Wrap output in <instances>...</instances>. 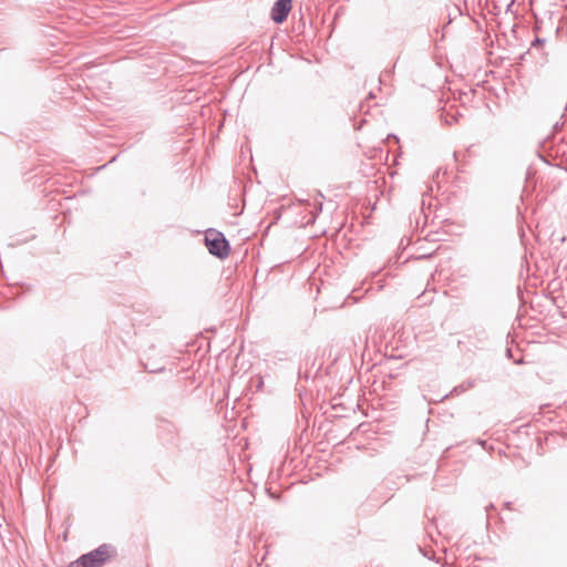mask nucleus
I'll return each mask as SVG.
<instances>
[{
	"label": "nucleus",
	"mask_w": 567,
	"mask_h": 567,
	"mask_svg": "<svg viewBox=\"0 0 567 567\" xmlns=\"http://www.w3.org/2000/svg\"><path fill=\"white\" fill-rule=\"evenodd\" d=\"M115 556V549L110 544H102L95 549L81 555L68 567H103Z\"/></svg>",
	"instance_id": "nucleus-1"
},
{
	"label": "nucleus",
	"mask_w": 567,
	"mask_h": 567,
	"mask_svg": "<svg viewBox=\"0 0 567 567\" xmlns=\"http://www.w3.org/2000/svg\"><path fill=\"white\" fill-rule=\"evenodd\" d=\"M204 240L210 255L219 259H225L229 256L230 245L223 233L216 229H208Z\"/></svg>",
	"instance_id": "nucleus-2"
},
{
	"label": "nucleus",
	"mask_w": 567,
	"mask_h": 567,
	"mask_svg": "<svg viewBox=\"0 0 567 567\" xmlns=\"http://www.w3.org/2000/svg\"><path fill=\"white\" fill-rule=\"evenodd\" d=\"M291 7L292 0H276L271 8V20L277 24H281L284 21L287 20Z\"/></svg>",
	"instance_id": "nucleus-3"
},
{
	"label": "nucleus",
	"mask_w": 567,
	"mask_h": 567,
	"mask_svg": "<svg viewBox=\"0 0 567 567\" xmlns=\"http://www.w3.org/2000/svg\"><path fill=\"white\" fill-rule=\"evenodd\" d=\"M475 384L474 381H467L466 383H462L460 385H456L452 389V391L449 393V394H445L443 396V399L447 398V396H454V395H458L460 393H463L465 392L467 389L470 388H473Z\"/></svg>",
	"instance_id": "nucleus-4"
},
{
	"label": "nucleus",
	"mask_w": 567,
	"mask_h": 567,
	"mask_svg": "<svg viewBox=\"0 0 567 567\" xmlns=\"http://www.w3.org/2000/svg\"><path fill=\"white\" fill-rule=\"evenodd\" d=\"M144 368L151 373H159L165 370V363L152 362L147 359V361L144 363Z\"/></svg>",
	"instance_id": "nucleus-5"
},
{
	"label": "nucleus",
	"mask_w": 567,
	"mask_h": 567,
	"mask_svg": "<svg viewBox=\"0 0 567 567\" xmlns=\"http://www.w3.org/2000/svg\"><path fill=\"white\" fill-rule=\"evenodd\" d=\"M545 42L544 39H540V38H536L533 42H532V47H536V45H540Z\"/></svg>",
	"instance_id": "nucleus-6"
},
{
	"label": "nucleus",
	"mask_w": 567,
	"mask_h": 567,
	"mask_svg": "<svg viewBox=\"0 0 567 567\" xmlns=\"http://www.w3.org/2000/svg\"><path fill=\"white\" fill-rule=\"evenodd\" d=\"M457 118L455 116H452L451 118H445V123L451 125L452 123L456 122Z\"/></svg>",
	"instance_id": "nucleus-7"
},
{
	"label": "nucleus",
	"mask_w": 567,
	"mask_h": 567,
	"mask_svg": "<svg viewBox=\"0 0 567 567\" xmlns=\"http://www.w3.org/2000/svg\"><path fill=\"white\" fill-rule=\"evenodd\" d=\"M493 508H494V505L491 503V504H488V505L486 506V512L488 513V512H489V509H493Z\"/></svg>",
	"instance_id": "nucleus-8"
},
{
	"label": "nucleus",
	"mask_w": 567,
	"mask_h": 567,
	"mask_svg": "<svg viewBox=\"0 0 567 567\" xmlns=\"http://www.w3.org/2000/svg\"><path fill=\"white\" fill-rule=\"evenodd\" d=\"M505 506H506L508 509H511V508H512V507H511V506H512V503H511V502H506V503H505Z\"/></svg>",
	"instance_id": "nucleus-9"
},
{
	"label": "nucleus",
	"mask_w": 567,
	"mask_h": 567,
	"mask_svg": "<svg viewBox=\"0 0 567 567\" xmlns=\"http://www.w3.org/2000/svg\"><path fill=\"white\" fill-rule=\"evenodd\" d=\"M456 549L460 550L461 549V544H456Z\"/></svg>",
	"instance_id": "nucleus-10"
}]
</instances>
